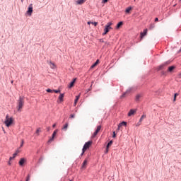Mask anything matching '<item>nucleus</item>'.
Masks as SVG:
<instances>
[{"mask_svg": "<svg viewBox=\"0 0 181 181\" xmlns=\"http://www.w3.org/2000/svg\"><path fill=\"white\" fill-rule=\"evenodd\" d=\"M13 121H14L13 117H10L9 115H6V119L4 120V124H5L6 127L9 128V127H11V125H12V124H13Z\"/></svg>", "mask_w": 181, "mask_h": 181, "instance_id": "nucleus-1", "label": "nucleus"}, {"mask_svg": "<svg viewBox=\"0 0 181 181\" xmlns=\"http://www.w3.org/2000/svg\"><path fill=\"white\" fill-rule=\"evenodd\" d=\"M112 25V23L111 22L107 23V25L105 26L104 33H103V36H105V35H107V33H108V32H110V30L112 29V27H111Z\"/></svg>", "mask_w": 181, "mask_h": 181, "instance_id": "nucleus-2", "label": "nucleus"}, {"mask_svg": "<svg viewBox=\"0 0 181 181\" xmlns=\"http://www.w3.org/2000/svg\"><path fill=\"white\" fill-rule=\"evenodd\" d=\"M23 107V97L20 96L18 101V110L21 111V109Z\"/></svg>", "mask_w": 181, "mask_h": 181, "instance_id": "nucleus-3", "label": "nucleus"}, {"mask_svg": "<svg viewBox=\"0 0 181 181\" xmlns=\"http://www.w3.org/2000/svg\"><path fill=\"white\" fill-rule=\"evenodd\" d=\"M93 144V142L91 141H89L88 142H86L83 148L82 149L83 152H82V155L84 153V152H86V149H88V148H90L91 146V144Z\"/></svg>", "mask_w": 181, "mask_h": 181, "instance_id": "nucleus-4", "label": "nucleus"}, {"mask_svg": "<svg viewBox=\"0 0 181 181\" xmlns=\"http://www.w3.org/2000/svg\"><path fill=\"white\" fill-rule=\"evenodd\" d=\"M33 12V4H30L28 6V10L27 11V14L29 16H32V13Z\"/></svg>", "mask_w": 181, "mask_h": 181, "instance_id": "nucleus-5", "label": "nucleus"}, {"mask_svg": "<svg viewBox=\"0 0 181 181\" xmlns=\"http://www.w3.org/2000/svg\"><path fill=\"white\" fill-rule=\"evenodd\" d=\"M145 118H146V115H143L140 118L139 122L136 123V127H139V125H141V123L142 122V121H144V119H145Z\"/></svg>", "mask_w": 181, "mask_h": 181, "instance_id": "nucleus-6", "label": "nucleus"}, {"mask_svg": "<svg viewBox=\"0 0 181 181\" xmlns=\"http://www.w3.org/2000/svg\"><path fill=\"white\" fill-rule=\"evenodd\" d=\"M122 127H127V122H122L120 124H119L117 131H119Z\"/></svg>", "mask_w": 181, "mask_h": 181, "instance_id": "nucleus-7", "label": "nucleus"}, {"mask_svg": "<svg viewBox=\"0 0 181 181\" xmlns=\"http://www.w3.org/2000/svg\"><path fill=\"white\" fill-rule=\"evenodd\" d=\"M57 134V129L54 130V132L52 134V137L49 139L48 142H52V141L54 139V137L56 136Z\"/></svg>", "mask_w": 181, "mask_h": 181, "instance_id": "nucleus-8", "label": "nucleus"}, {"mask_svg": "<svg viewBox=\"0 0 181 181\" xmlns=\"http://www.w3.org/2000/svg\"><path fill=\"white\" fill-rule=\"evenodd\" d=\"M87 163H88V159L86 158L83 161V163H82V168L83 169H86V168H87Z\"/></svg>", "mask_w": 181, "mask_h": 181, "instance_id": "nucleus-9", "label": "nucleus"}, {"mask_svg": "<svg viewBox=\"0 0 181 181\" xmlns=\"http://www.w3.org/2000/svg\"><path fill=\"white\" fill-rule=\"evenodd\" d=\"M76 80H77L76 78L73 79V81H71L69 84V86H68L69 88H71L72 87H74V83H76Z\"/></svg>", "mask_w": 181, "mask_h": 181, "instance_id": "nucleus-10", "label": "nucleus"}, {"mask_svg": "<svg viewBox=\"0 0 181 181\" xmlns=\"http://www.w3.org/2000/svg\"><path fill=\"white\" fill-rule=\"evenodd\" d=\"M26 162V160L25 158H21L19 161L20 166H23V164Z\"/></svg>", "mask_w": 181, "mask_h": 181, "instance_id": "nucleus-11", "label": "nucleus"}, {"mask_svg": "<svg viewBox=\"0 0 181 181\" xmlns=\"http://www.w3.org/2000/svg\"><path fill=\"white\" fill-rule=\"evenodd\" d=\"M87 0H78L76 1L77 5H83Z\"/></svg>", "mask_w": 181, "mask_h": 181, "instance_id": "nucleus-12", "label": "nucleus"}, {"mask_svg": "<svg viewBox=\"0 0 181 181\" xmlns=\"http://www.w3.org/2000/svg\"><path fill=\"white\" fill-rule=\"evenodd\" d=\"M131 93V89H128L125 93L122 94L121 96L122 98H124L127 94H129Z\"/></svg>", "mask_w": 181, "mask_h": 181, "instance_id": "nucleus-13", "label": "nucleus"}, {"mask_svg": "<svg viewBox=\"0 0 181 181\" xmlns=\"http://www.w3.org/2000/svg\"><path fill=\"white\" fill-rule=\"evenodd\" d=\"M137 109H131L130 111L128 112V114H136L137 112Z\"/></svg>", "mask_w": 181, "mask_h": 181, "instance_id": "nucleus-14", "label": "nucleus"}, {"mask_svg": "<svg viewBox=\"0 0 181 181\" xmlns=\"http://www.w3.org/2000/svg\"><path fill=\"white\" fill-rule=\"evenodd\" d=\"M122 25H124V23H122V21L119 22L116 26V29H119V28H121Z\"/></svg>", "mask_w": 181, "mask_h": 181, "instance_id": "nucleus-15", "label": "nucleus"}, {"mask_svg": "<svg viewBox=\"0 0 181 181\" xmlns=\"http://www.w3.org/2000/svg\"><path fill=\"white\" fill-rule=\"evenodd\" d=\"M148 30H144L143 33H141V38L142 39V37H144V36L146 35Z\"/></svg>", "mask_w": 181, "mask_h": 181, "instance_id": "nucleus-16", "label": "nucleus"}, {"mask_svg": "<svg viewBox=\"0 0 181 181\" xmlns=\"http://www.w3.org/2000/svg\"><path fill=\"white\" fill-rule=\"evenodd\" d=\"M131 11H132V7H128L127 8H126L125 13H131Z\"/></svg>", "mask_w": 181, "mask_h": 181, "instance_id": "nucleus-17", "label": "nucleus"}, {"mask_svg": "<svg viewBox=\"0 0 181 181\" xmlns=\"http://www.w3.org/2000/svg\"><path fill=\"white\" fill-rule=\"evenodd\" d=\"M63 98H64V93H61L58 99L59 100V101H63Z\"/></svg>", "mask_w": 181, "mask_h": 181, "instance_id": "nucleus-18", "label": "nucleus"}, {"mask_svg": "<svg viewBox=\"0 0 181 181\" xmlns=\"http://www.w3.org/2000/svg\"><path fill=\"white\" fill-rule=\"evenodd\" d=\"M111 145H112V141H110L107 145V147H106V152H108V148H110V146H111Z\"/></svg>", "mask_w": 181, "mask_h": 181, "instance_id": "nucleus-19", "label": "nucleus"}, {"mask_svg": "<svg viewBox=\"0 0 181 181\" xmlns=\"http://www.w3.org/2000/svg\"><path fill=\"white\" fill-rule=\"evenodd\" d=\"M98 63H100V61L98 59H97V61L90 66L91 69H94V67H95V66H97V64H98Z\"/></svg>", "mask_w": 181, "mask_h": 181, "instance_id": "nucleus-20", "label": "nucleus"}, {"mask_svg": "<svg viewBox=\"0 0 181 181\" xmlns=\"http://www.w3.org/2000/svg\"><path fill=\"white\" fill-rule=\"evenodd\" d=\"M78 100H80V95H77V96L76 97V99H75V101H74L75 105H76V104H77Z\"/></svg>", "mask_w": 181, "mask_h": 181, "instance_id": "nucleus-21", "label": "nucleus"}, {"mask_svg": "<svg viewBox=\"0 0 181 181\" xmlns=\"http://www.w3.org/2000/svg\"><path fill=\"white\" fill-rule=\"evenodd\" d=\"M49 66L52 69H54V67H56V65L54 64V63L52 62H49Z\"/></svg>", "mask_w": 181, "mask_h": 181, "instance_id": "nucleus-22", "label": "nucleus"}, {"mask_svg": "<svg viewBox=\"0 0 181 181\" xmlns=\"http://www.w3.org/2000/svg\"><path fill=\"white\" fill-rule=\"evenodd\" d=\"M163 67H165V64H161L159 66H158L157 69L159 70H163Z\"/></svg>", "mask_w": 181, "mask_h": 181, "instance_id": "nucleus-23", "label": "nucleus"}, {"mask_svg": "<svg viewBox=\"0 0 181 181\" xmlns=\"http://www.w3.org/2000/svg\"><path fill=\"white\" fill-rule=\"evenodd\" d=\"M141 97H142L141 95H140V94L136 95V101H139Z\"/></svg>", "mask_w": 181, "mask_h": 181, "instance_id": "nucleus-24", "label": "nucleus"}, {"mask_svg": "<svg viewBox=\"0 0 181 181\" xmlns=\"http://www.w3.org/2000/svg\"><path fill=\"white\" fill-rule=\"evenodd\" d=\"M173 70H175L174 66L168 67V71H173Z\"/></svg>", "mask_w": 181, "mask_h": 181, "instance_id": "nucleus-25", "label": "nucleus"}, {"mask_svg": "<svg viewBox=\"0 0 181 181\" xmlns=\"http://www.w3.org/2000/svg\"><path fill=\"white\" fill-rule=\"evenodd\" d=\"M68 127H69V123H66V124L64 126L63 129H64V131H67Z\"/></svg>", "mask_w": 181, "mask_h": 181, "instance_id": "nucleus-26", "label": "nucleus"}, {"mask_svg": "<svg viewBox=\"0 0 181 181\" xmlns=\"http://www.w3.org/2000/svg\"><path fill=\"white\" fill-rule=\"evenodd\" d=\"M100 131H101V126H98V127H97L95 132H98V133H99Z\"/></svg>", "mask_w": 181, "mask_h": 181, "instance_id": "nucleus-27", "label": "nucleus"}, {"mask_svg": "<svg viewBox=\"0 0 181 181\" xmlns=\"http://www.w3.org/2000/svg\"><path fill=\"white\" fill-rule=\"evenodd\" d=\"M40 132H42V130L40 129V128H38V129L36 130V134H37V135H39V134H40Z\"/></svg>", "mask_w": 181, "mask_h": 181, "instance_id": "nucleus-28", "label": "nucleus"}, {"mask_svg": "<svg viewBox=\"0 0 181 181\" xmlns=\"http://www.w3.org/2000/svg\"><path fill=\"white\" fill-rule=\"evenodd\" d=\"M98 134V132H96V130H95V132L93 134V138H95V136H97Z\"/></svg>", "mask_w": 181, "mask_h": 181, "instance_id": "nucleus-29", "label": "nucleus"}, {"mask_svg": "<svg viewBox=\"0 0 181 181\" xmlns=\"http://www.w3.org/2000/svg\"><path fill=\"white\" fill-rule=\"evenodd\" d=\"M98 134V132H96V130H95V132L93 134V138H95V136H97Z\"/></svg>", "mask_w": 181, "mask_h": 181, "instance_id": "nucleus-30", "label": "nucleus"}, {"mask_svg": "<svg viewBox=\"0 0 181 181\" xmlns=\"http://www.w3.org/2000/svg\"><path fill=\"white\" fill-rule=\"evenodd\" d=\"M46 91H47V93H53V90L49 89V88L47 89Z\"/></svg>", "mask_w": 181, "mask_h": 181, "instance_id": "nucleus-31", "label": "nucleus"}, {"mask_svg": "<svg viewBox=\"0 0 181 181\" xmlns=\"http://www.w3.org/2000/svg\"><path fill=\"white\" fill-rule=\"evenodd\" d=\"M91 25H94V26H97V25H98V22H92Z\"/></svg>", "mask_w": 181, "mask_h": 181, "instance_id": "nucleus-32", "label": "nucleus"}, {"mask_svg": "<svg viewBox=\"0 0 181 181\" xmlns=\"http://www.w3.org/2000/svg\"><path fill=\"white\" fill-rule=\"evenodd\" d=\"M29 180H30V175H28L27 176V178H26V180H25V181H29Z\"/></svg>", "mask_w": 181, "mask_h": 181, "instance_id": "nucleus-33", "label": "nucleus"}, {"mask_svg": "<svg viewBox=\"0 0 181 181\" xmlns=\"http://www.w3.org/2000/svg\"><path fill=\"white\" fill-rule=\"evenodd\" d=\"M53 93H56L57 94L58 93H60V90H53Z\"/></svg>", "mask_w": 181, "mask_h": 181, "instance_id": "nucleus-34", "label": "nucleus"}, {"mask_svg": "<svg viewBox=\"0 0 181 181\" xmlns=\"http://www.w3.org/2000/svg\"><path fill=\"white\" fill-rule=\"evenodd\" d=\"M102 2L103 4H107V2H108V0H103Z\"/></svg>", "mask_w": 181, "mask_h": 181, "instance_id": "nucleus-35", "label": "nucleus"}, {"mask_svg": "<svg viewBox=\"0 0 181 181\" xmlns=\"http://www.w3.org/2000/svg\"><path fill=\"white\" fill-rule=\"evenodd\" d=\"M115 136H117V134H115V132H113L112 138H115Z\"/></svg>", "mask_w": 181, "mask_h": 181, "instance_id": "nucleus-36", "label": "nucleus"}, {"mask_svg": "<svg viewBox=\"0 0 181 181\" xmlns=\"http://www.w3.org/2000/svg\"><path fill=\"white\" fill-rule=\"evenodd\" d=\"M22 146H23V140L21 141V144L20 146V148H22Z\"/></svg>", "mask_w": 181, "mask_h": 181, "instance_id": "nucleus-37", "label": "nucleus"}, {"mask_svg": "<svg viewBox=\"0 0 181 181\" xmlns=\"http://www.w3.org/2000/svg\"><path fill=\"white\" fill-rule=\"evenodd\" d=\"M17 155H18L17 153H13V158H16V156H17Z\"/></svg>", "mask_w": 181, "mask_h": 181, "instance_id": "nucleus-38", "label": "nucleus"}, {"mask_svg": "<svg viewBox=\"0 0 181 181\" xmlns=\"http://www.w3.org/2000/svg\"><path fill=\"white\" fill-rule=\"evenodd\" d=\"M19 152H21V151H19V149L16 151V153H17V155L19 153Z\"/></svg>", "mask_w": 181, "mask_h": 181, "instance_id": "nucleus-39", "label": "nucleus"}, {"mask_svg": "<svg viewBox=\"0 0 181 181\" xmlns=\"http://www.w3.org/2000/svg\"><path fill=\"white\" fill-rule=\"evenodd\" d=\"M158 21H159V18H155V22H158Z\"/></svg>", "mask_w": 181, "mask_h": 181, "instance_id": "nucleus-40", "label": "nucleus"}, {"mask_svg": "<svg viewBox=\"0 0 181 181\" xmlns=\"http://www.w3.org/2000/svg\"><path fill=\"white\" fill-rule=\"evenodd\" d=\"M69 118H74V115H71Z\"/></svg>", "mask_w": 181, "mask_h": 181, "instance_id": "nucleus-41", "label": "nucleus"}, {"mask_svg": "<svg viewBox=\"0 0 181 181\" xmlns=\"http://www.w3.org/2000/svg\"><path fill=\"white\" fill-rule=\"evenodd\" d=\"M12 159H15L13 157H10L9 160H12Z\"/></svg>", "mask_w": 181, "mask_h": 181, "instance_id": "nucleus-42", "label": "nucleus"}, {"mask_svg": "<svg viewBox=\"0 0 181 181\" xmlns=\"http://www.w3.org/2000/svg\"><path fill=\"white\" fill-rule=\"evenodd\" d=\"M91 23H93V22H90V21L88 22V25H91Z\"/></svg>", "mask_w": 181, "mask_h": 181, "instance_id": "nucleus-43", "label": "nucleus"}, {"mask_svg": "<svg viewBox=\"0 0 181 181\" xmlns=\"http://www.w3.org/2000/svg\"><path fill=\"white\" fill-rule=\"evenodd\" d=\"M177 95H179V93H175L174 97H177Z\"/></svg>", "mask_w": 181, "mask_h": 181, "instance_id": "nucleus-44", "label": "nucleus"}, {"mask_svg": "<svg viewBox=\"0 0 181 181\" xmlns=\"http://www.w3.org/2000/svg\"><path fill=\"white\" fill-rule=\"evenodd\" d=\"M2 129H3V131H4V134H6V132H5V129H4V127H2Z\"/></svg>", "mask_w": 181, "mask_h": 181, "instance_id": "nucleus-45", "label": "nucleus"}, {"mask_svg": "<svg viewBox=\"0 0 181 181\" xmlns=\"http://www.w3.org/2000/svg\"><path fill=\"white\" fill-rule=\"evenodd\" d=\"M154 28H155V25H151V29H153Z\"/></svg>", "mask_w": 181, "mask_h": 181, "instance_id": "nucleus-46", "label": "nucleus"}, {"mask_svg": "<svg viewBox=\"0 0 181 181\" xmlns=\"http://www.w3.org/2000/svg\"><path fill=\"white\" fill-rule=\"evenodd\" d=\"M100 42H104V40L103 39H100Z\"/></svg>", "mask_w": 181, "mask_h": 181, "instance_id": "nucleus-47", "label": "nucleus"}, {"mask_svg": "<svg viewBox=\"0 0 181 181\" xmlns=\"http://www.w3.org/2000/svg\"><path fill=\"white\" fill-rule=\"evenodd\" d=\"M173 101H176V96H174V100Z\"/></svg>", "mask_w": 181, "mask_h": 181, "instance_id": "nucleus-48", "label": "nucleus"}, {"mask_svg": "<svg viewBox=\"0 0 181 181\" xmlns=\"http://www.w3.org/2000/svg\"><path fill=\"white\" fill-rule=\"evenodd\" d=\"M52 127H53V128H54V127H56V124H54L52 125Z\"/></svg>", "mask_w": 181, "mask_h": 181, "instance_id": "nucleus-49", "label": "nucleus"}, {"mask_svg": "<svg viewBox=\"0 0 181 181\" xmlns=\"http://www.w3.org/2000/svg\"><path fill=\"white\" fill-rule=\"evenodd\" d=\"M47 131H50V127H47Z\"/></svg>", "mask_w": 181, "mask_h": 181, "instance_id": "nucleus-50", "label": "nucleus"}, {"mask_svg": "<svg viewBox=\"0 0 181 181\" xmlns=\"http://www.w3.org/2000/svg\"><path fill=\"white\" fill-rule=\"evenodd\" d=\"M179 77L181 78V74H179Z\"/></svg>", "mask_w": 181, "mask_h": 181, "instance_id": "nucleus-51", "label": "nucleus"}, {"mask_svg": "<svg viewBox=\"0 0 181 181\" xmlns=\"http://www.w3.org/2000/svg\"><path fill=\"white\" fill-rule=\"evenodd\" d=\"M90 90H91V89H90V88L88 89V91H90Z\"/></svg>", "mask_w": 181, "mask_h": 181, "instance_id": "nucleus-52", "label": "nucleus"}, {"mask_svg": "<svg viewBox=\"0 0 181 181\" xmlns=\"http://www.w3.org/2000/svg\"><path fill=\"white\" fill-rule=\"evenodd\" d=\"M129 117H131V114H129Z\"/></svg>", "mask_w": 181, "mask_h": 181, "instance_id": "nucleus-53", "label": "nucleus"}, {"mask_svg": "<svg viewBox=\"0 0 181 181\" xmlns=\"http://www.w3.org/2000/svg\"><path fill=\"white\" fill-rule=\"evenodd\" d=\"M8 165H11V162H8Z\"/></svg>", "mask_w": 181, "mask_h": 181, "instance_id": "nucleus-54", "label": "nucleus"}]
</instances>
